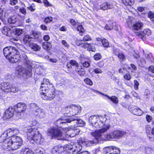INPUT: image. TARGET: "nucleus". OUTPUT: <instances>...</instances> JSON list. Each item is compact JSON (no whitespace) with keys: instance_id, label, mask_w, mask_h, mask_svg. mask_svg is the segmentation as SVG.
Segmentation results:
<instances>
[{"instance_id":"nucleus-56","label":"nucleus","mask_w":154,"mask_h":154,"mask_svg":"<svg viewBox=\"0 0 154 154\" xmlns=\"http://www.w3.org/2000/svg\"><path fill=\"white\" fill-rule=\"evenodd\" d=\"M20 12L23 14H26V11L24 7H22L19 9Z\"/></svg>"},{"instance_id":"nucleus-5","label":"nucleus","mask_w":154,"mask_h":154,"mask_svg":"<svg viewBox=\"0 0 154 154\" xmlns=\"http://www.w3.org/2000/svg\"><path fill=\"white\" fill-rule=\"evenodd\" d=\"M106 120V115L103 116L99 115H94L89 117L88 122L93 126L96 128H99L105 125Z\"/></svg>"},{"instance_id":"nucleus-63","label":"nucleus","mask_w":154,"mask_h":154,"mask_svg":"<svg viewBox=\"0 0 154 154\" xmlns=\"http://www.w3.org/2000/svg\"><path fill=\"white\" fill-rule=\"evenodd\" d=\"M149 70L154 73V67L152 66H150L149 68Z\"/></svg>"},{"instance_id":"nucleus-47","label":"nucleus","mask_w":154,"mask_h":154,"mask_svg":"<svg viewBox=\"0 0 154 154\" xmlns=\"http://www.w3.org/2000/svg\"><path fill=\"white\" fill-rule=\"evenodd\" d=\"M84 67L85 68H87L89 67L90 66V61L88 60H86L84 62L82 63Z\"/></svg>"},{"instance_id":"nucleus-20","label":"nucleus","mask_w":154,"mask_h":154,"mask_svg":"<svg viewBox=\"0 0 154 154\" xmlns=\"http://www.w3.org/2000/svg\"><path fill=\"white\" fill-rule=\"evenodd\" d=\"M33 113L37 117L40 119H42L45 116V114L44 110L39 107L35 110Z\"/></svg>"},{"instance_id":"nucleus-35","label":"nucleus","mask_w":154,"mask_h":154,"mask_svg":"<svg viewBox=\"0 0 154 154\" xmlns=\"http://www.w3.org/2000/svg\"><path fill=\"white\" fill-rule=\"evenodd\" d=\"M108 99L110 100L114 103L117 104L119 102L118 98L115 96H112L111 97L109 96V98H108Z\"/></svg>"},{"instance_id":"nucleus-10","label":"nucleus","mask_w":154,"mask_h":154,"mask_svg":"<svg viewBox=\"0 0 154 154\" xmlns=\"http://www.w3.org/2000/svg\"><path fill=\"white\" fill-rule=\"evenodd\" d=\"M47 134L48 135L52 137H61L62 133L57 128L54 127H50L48 130Z\"/></svg>"},{"instance_id":"nucleus-21","label":"nucleus","mask_w":154,"mask_h":154,"mask_svg":"<svg viewBox=\"0 0 154 154\" xmlns=\"http://www.w3.org/2000/svg\"><path fill=\"white\" fill-rule=\"evenodd\" d=\"M129 111L134 115L137 116H141L143 113L141 110L137 106H133L129 108Z\"/></svg>"},{"instance_id":"nucleus-49","label":"nucleus","mask_w":154,"mask_h":154,"mask_svg":"<svg viewBox=\"0 0 154 154\" xmlns=\"http://www.w3.org/2000/svg\"><path fill=\"white\" fill-rule=\"evenodd\" d=\"M94 58L95 60H98L101 58L102 56L100 53H97L94 55Z\"/></svg>"},{"instance_id":"nucleus-8","label":"nucleus","mask_w":154,"mask_h":154,"mask_svg":"<svg viewBox=\"0 0 154 154\" xmlns=\"http://www.w3.org/2000/svg\"><path fill=\"white\" fill-rule=\"evenodd\" d=\"M110 127V125H108L100 129L97 130L95 131L94 132H92L91 133V135L95 137L97 140H106L103 139V137L104 138V136L108 134L102 135V134L108 131Z\"/></svg>"},{"instance_id":"nucleus-36","label":"nucleus","mask_w":154,"mask_h":154,"mask_svg":"<svg viewBox=\"0 0 154 154\" xmlns=\"http://www.w3.org/2000/svg\"><path fill=\"white\" fill-rule=\"evenodd\" d=\"M78 31H79V34L80 35H82L85 32V30L81 25H78Z\"/></svg>"},{"instance_id":"nucleus-30","label":"nucleus","mask_w":154,"mask_h":154,"mask_svg":"<svg viewBox=\"0 0 154 154\" xmlns=\"http://www.w3.org/2000/svg\"><path fill=\"white\" fill-rule=\"evenodd\" d=\"M23 33V30L19 28H15L13 31V34L15 35L16 36H20Z\"/></svg>"},{"instance_id":"nucleus-28","label":"nucleus","mask_w":154,"mask_h":154,"mask_svg":"<svg viewBox=\"0 0 154 154\" xmlns=\"http://www.w3.org/2000/svg\"><path fill=\"white\" fill-rule=\"evenodd\" d=\"M19 21V19L16 16H13L9 18L8 19V22L10 24H17Z\"/></svg>"},{"instance_id":"nucleus-38","label":"nucleus","mask_w":154,"mask_h":154,"mask_svg":"<svg viewBox=\"0 0 154 154\" xmlns=\"http://www.w3.org/2000/svg\"><path fill=\"white\" fill-rule=\"evenodd\" d=\"M83 41L79 39L78 41V43L79 42V41L80 42V41H82V42H83L85 41H91L92 40V38H91L90 36L89 35H85L83 38Z\"/></svg>"},{"instance_id":"nucleus-29","label":"nucleus","mask_w":154,"mask_h":154,"mask_svg":"<svg viewBox=\"0 0 154 154\" xmlns=\"http://www.w3.org/2000/svg\"><path fill=\"white\" fill-rule=\"evenodd\" d=\"M29 46L31 49L34 51H39L41 50L40 47L36 44L30 43Z\"/></svg>"},{"instance_id":"nucleus-64","label":"nucleus","mask_w":154,"mask_h":154,"mask_svg":"<svg viewBox=\"0 0 154 154\" xmlns=\"http://www.w3.org/2000/svg\"><path fill=\"white\" fill-rule=\"evenodd\" d=\"M61 154H70V152L65 149L64 150L62 151Z\"/></svg>"},{"instance_id":"nucleus-14","label":"nucleus","mask_w":154,"mask_h":154,"mask_svg":"<svg viewBox=\"0 0 154 154\" xmlns=\"http://www.w3.org/2000/svg\"><path fill=\"white\" fill-rule=\"evenodd\" d=\"M14 108L15 112L20 114V113L23 112L26 110V106L25 103H20L14 106Z\"/></svg>"},{"instance_id":"nucleus-43","label":"nucleus","mask_w":154,"mask_h":154,"mask_svg":"<svg viewBox=\"0 0 154 154\" xmlns=\"http://www.w3.org/2000/svg\"><path fill=\"white\" fill-rule=\"evenodd\" d=\"M148 17L151 21L154 23V13L152 11H150L148 13Z\"/></svg>"},{"instance_id":"nucleus-18","label":"nucleus","mask_w":154,"mask_h":154,"mask_svg":"<svg viewBox=\"0 0 154 154\" xmlns=\"http://www.w3.org/2000/svg\"><path fill=\"white\" fill-rule=\"evenodd\" d=\"M151 34V30L148 29H144L143 32L138 33L137 35L143 41L146 39V35L149 36Z\"/></svg>"},{"instance_id":"nucleus-19","label":"nucleus","mask_w":154,"mask_h":154,"mask_svg":"<svg viewBox=\"0 0 154 154\" xmlns=\"http://www.w3.org/2000/svg\"><path fill=\"white\" fill-rule=\"evenodd\" d=\"M51 85L50 84L49 80L48 79H44L43 82L41 84V85L40 88V90L42 91H46L47 89L48 90L50 88V85Z\"/></svg>"},{"instance_id":"nucleus-39","label":"nucleus","mask_w":154,"mask_h":154,"mask_svg":"<svg viewBox=\"0 0 154 154\" xmlns=\"http://www.w3.org/2000/svg\"><path fill=\"white\" fill-rule=\"evenodd\" d=\"M114 26V25L113 24V23L110 22L109 25L107 24L105 26V28L106 30H110L113 28Z\"/></svg>"},{"instance_id":"nucleus-41","label":"nucleus","mask_w":154,"mask_h":154,"mask_svg":"<svg viewBox=\"0 0 154 154\" xmlns=\"http://www.w3.org/2000/svg\"><path fill=\"white\" fill-rule=\"evenodd\" d=\"M145 151L147 154H152L153 150L152 148L146 146L145 147Z\"/></svg>"},{"instance_id":"nucleus-53","label":"nucleus","mask_w":154,"mask_h":154,"mask_svg":"<svg viewBox=\"0 0 154 154\" xmlns=\"http://www.w3.org/2000/svg\"><path fill=\"white\" fill-rule=\"evenodd\" d=\"M139 65L142 67L143 66L146 64V61L144 58H142L140 59L139 62Z\"/></svg>"},{"instance_id":"nucleus-51","label":"nucleus","mask_w":154,"mask_h":154,"mask_svg":"<svg viewBox=\"0 0 154 154\" xmlns=\"http://www.w3.org/2000/svg\"><path fill=\"white\" fill-rule=\"evenodd\" d=\"M94 137L95 138L94 140H89L88 141L87 145H88L89 146H91L92 144L96 143L97 141L99 140H97L95 137Z\"/></svg>"},{"instance_id":"nucleus-24","label":"nucleus","mask_w":154,"mask_h":154,"mask_svg":"<svg viewBox=\"0 0 154 154\" xmlns=\"http://www.w3.org/2000/svg\"><path fill=\"white\" fill-rule=\"evenodd\" d=\"M74 120H72V121ZM72 120H71L69 119H67L65 120H62L61 119H59L57 120L55 123V124L58 127H61V126L60 125V124H64L66 125V123H70Z\"/></svg>"},{"instance_id":"nucleus-44","label":"nucleus","mask_w":154,"mask_h":154,"mask_svg":"<svg viewBox=\"0 0 154 154\" xmlns=\"http://www.w3.org/2000/svg\"><path fill=\"white\" fill-rule=\"evenodd\" d=\"M84 82L87 85L92 86L93 85L92 81L88 78H86L84 80Z\"/></svg>"},{"instance_id":"nucleus-37","label":"nucleus","mask_w":154,"mask_h":154,"mask_svg":"<svg viewBox=\"0 0 154 154\" xmlns=\"http://www.w3.org/2000/svg\"><path fill=\"white\" fill-rule=\"evenodd\" d=\"M63 147H65L64 149L67 150H72V152H74L75 151V149L73 150V146L72 144L69 143L65 145V146H63Z\"/></svg>"},{"instance_id":"nucleus-55","label":"nucleus","mask_w":154,"mask_h":154,"mask_svg":"<svg viewBox=\"0 0 154 154\" xmlns=\"http://www.w3.org/2000/svg\"><path fill=\"white\" fill-rule=\"evenodd\" d=\"M43 2L45 7H48L52 6L51 4L47 0H44Z\"/></svg>"},{"instance_id":"nucleus-45","label":"nucleus","mask_w":154,"mask_h":154,"mask_svg":"<svg viewBox=\"0 0 154 154\" xmlns=\"http://www.w3.org/2000/svg\"><path fill=\"white\" fill-rule=\"evenodd\" d=\"M85 125V122L81 119H78V127H82Z\"/></svg>"},{"instance_id":"nucleus-62","label":"nucleus","mask_w":154,"mask_h":154,"mask_svg":"<svg viewBox=\"0 0 154 154\" xmlns=\"http://www.w3.org/2000/svg\"><path fill=\"white\" fill-rule=\"evenodd\" d=\"M43 40L45 41H48L50 39L49 36L48 35H45L43 37Z\"/></svg>"},{"instance_id":"nucleus-34","label":"nucleus","mask_w":154,"mask_h":154,"mask_svg":"<svg viewBox=\"0 0 154 154\" xmlns=\"http://www.w3.org/2000/svg\"><path fill=\"white\" fill-rule=\"evenodd\" d=\"M142 26V24L140 22H137L134 24L133 26L134 29L138 30H139Z\"/></svg>"},{"instance_id":"nucleus-32","label":"nucleus","mask_w":154,"mask_h":154,"mask_svg":"<svg viewBox=\"0 0 154 154\" xmlns=\"http://www.w3.org/2000/svg\"><path fill=\"white\" fill-rule=\"evenodd\" d=\"M134 0H122V3L126 6H131L134 3Z\"/></svg>"},{"instance_id":"nucleus-58","label":"nucleus","mask_w":154,"mask_h":154,"mask_svg":"<svg viewBox=\"0 0 154 154\" xmlns=\"http://www.w3.org/2000/svg\"><path fill=\"white\" fill-rule=\"evenodd\" d=\"M93 72L96 74L101 73L102 72L101 69L98 68L94 69Z\"/></svg>"},{"instance_id":"nucleus-52","label":"nucleus","mask_w":154,"mask_h":154,"mask_svg":"<svg viewBox=\"0 0 154 154\" xmlns=\"http://www.w3.org/2000/svg\"><path fill=\"white\" fill-rule=\"evenodd\" d=\"M134 88L135 90H137L138 89V86L139 85V83L136 80L134 81Z\"/></svg>"},{"instance_id":"nucleus-42","label":"nucleus","mask_w":154,"mask_h":154,"mask_svg":"<svg viewBox=\"0 0 154 154\" xmlns=\"http://www.w3.org/2000/svg\"><path fill=\"white\" fill-rule=\"evenodd\" d=\"M30 109L33 110V112L38 109L39 107L38 106L37 104L34 103H32L29 105Z\"/></svg>"},{"instance_id":"nucleus-11","label":"nucleus","mask_w":154,"mask_h":154,"mask_svg":"<svg viewBox=\"0 0 154 154\" xmlns=\"http://www.w3.org/2000/svg\"><path fill=\"white\" fill-rule=\"evenodd\" d=\"M79 134L78 133V137H79V140H78V146L79 145V147H78V154H89L87 151H83L82 150V144L85 143V139L83 135L81 137L80 134L78 135Z\"/></svg>"},{"instance_id":"nucleus-12","label":"nucleus","mask_w":154,"mask_h":154,"mask_svg":"<svg viewBox=\"0 0 154 154\" xmlns=\"http://www.w3.org/2000/svg\"><path fill=\"white\" fill-rule=\"evenodd\" d=\"M104 150L106 154H119L120 153L119 149L116 146L106 147L104 148Z\"/></svg>"},{"instance_id":"nucleus-57","label":"nucleus","mask_w":154,"mask_h":154,"mask_svg":"<svg viewBox=\"0 0 154 154\" xmlns=\"http://www.w3.org/2000/svg\"><path fill=\"white\" fill-rule=\"evenodd\" d=\"M85 73V71L83 69L78 71V74L81 76H83Z\"/></svg>"},{"instance_id":"nucleus-17","label":"nucleus","mask_w":154,"mask_h":154,"mask_svg":"<svg viewBox=\"0 0 154 154\" xmlns=\"http://www.w3.org/2000/svg\"><path fill=\"white\" fill-rule=\"evenodd\" d=\"M79 42L78 43V46H80L85 48H88V49L89 51H91L93 52H95L96 51V48L95 47L91 45V44H89L87 43H83L82 41H81L80 42L79 41Z\"/></svg>"},{"instance_id":"nucleus-61","label":"nucleus","mask_w":154,"mask_h":154,"mask_svg":"<svg viewBox=\"0 0 154 154\" xmlns=\"http://www.w3.org/2000/svg\"><path fill=\"white\" fill-rule=\"evenodd\" d=\"M28 9L32 12L34 11L35 10L34 6L33 5H31L29 7H28Z\"/></svg>"},{"instance_id":"nucleus-1","label":"nucleus","mask_w":154,"mask_h":154,"mask_svg":"<svg viewBox=\"0 0 154 154\" xmlns=\"http://www.w3.org/2000/svg\"><path fill=\"white\" fill-rule=\"evenodd\" d=\"M17 130L10 128L5 131L0 137V146L6 151L15 150L19 149L23 144V141L19 136L13 135L8 138V134L15 133Z\"/></svg>"},{"instance_id":"nucleus-31","label":"nucleus","mask_w":154,"mask_h":154,"mask_svg":"<svg viewBox=\"0 0 154 154\" xmlns=\"http://www.w3.org/2000/svg\"><path fill=\"white\" fill-rule=\"evenodd\" d=\"M42 46L44 49L49 51L51 49L52 45L49 42H44L42 43Z\"/></svg>"},{"instance_id":"nucleus-16","label":"nucleus","mask_w":154,"mask_h":154,"mask_svg":"<svg viewBox=\"0 0 154 154\" xmlns=\"http://www.w3.org/2000/svg\"><path fill=\"white\" fill-rule=\"evenodd\" d=\"M77 106L73 104L68 106L65 109V110L66 111L67 113L70 112L72 116H74L76 115L77 112Z\"/></svg>"},{"instance_id":"nucleus-4","label":"nucleus","mask_w":154,"mask_h":154,"mask_svg":"<svg viewBox=\"0 0 154 154\" xmlns=\"http://www.w3.org/2000/svg\"><path fill=\"white\" fill-rule=\"evenodd\" d=\"M27 137L32 143H40L42 135L36 128H30L27 129Z\"/></svg>"},{"instance_id":"nucleus-33","label":"nucleus","mask_w":154,"mask_h":154,"mask_svg":"<svg viewBox=\"0 0 154 154\" xmlns=\"http://www.w3.org/2000/svg\"><path fill=\"white\" fill-rule=\"evenodd\" d=\"M32 39V38L29 35H26L24 37L23 40L25 43H28L30 42Z\"/></svg>"},{"instance_id":"nucleus-46","label":"nucleus","mask_w":154,"mask_h":154,"mask_svg":"<svg viewBox=\"0 0 154 154\" xmlns=\"http://www.w3.org/2000/svg\"><path fill=\"white\" fill-rule=\"evenodd\" d=\"M79 60L80 61V62L82 64L86 60H87L88 59L85 58L84 55H81L79 57Z\"/></svg>"},{"instance_id":"nucleus-59","label":"nucleus","mask_w":154,"mask_h":154,"mask_svg":"<svg viewBox=\"0 0 154 154\" xmlns=\"http://www.w3.org/2000/svg\"><path fill=\"white\" fill-rule=\"evenodd\" d=\"M17 0H10L9 3L12 5H14L17 3Z\"/></svg>"},{"instance_id":"nucleus-2","label":"nucleus","mask_w":154,"mask_h":154,"mask_svg":"<svg viewBox=\"0 0 154 154\" xmlns=\"http://www.w3.org/2000/svg\"><path fill=\"white\" fill-rule=\"evenodd\" d=\"M16 47L13 46L7 47L3 50V53L6 58L11 63H15L20 61L19 50H23L24 47L19 44H14Z\"/></svg>"},{"instance_id":"nucleus-26","label":"nucleus","mask_w":154,"mask_h":154,"mask_svg":"<svg viewBox=\"0 0 154 154\" xmlns=\"http://www.w3.org/2000/svg\"><path fill=\"white\" fill-rule=\"evenodd\" d=\"M113 7L112 4L107 2L102 4L100 5V8L103 10H105L108 9H111Z\"/></svg>"},{"instance_id":"nucleus-27","label":"nucleus","mask_w":154,"mask_h":154,"mask_svg":"<svg viewBox=\"0 0 154 154\" xmlns=\"http://www.w3.org/2000/svg\"><path fill=\"white\" fill-rule=\"evenodd\" d=\"M114 52L115 55L118 56L120 60L123 61L125 59V56L122 53H119L118 49H114Z\"/></svg>"},{"instance_id":"nucleus-13","label":"nucleus","mask_w":154,"mask_h":154,"mask_svg":"<svg viewBox=\"0 0 154 154\" xmlns=\"http://www.w3.org/2000/svg\"><path fill=\"white\" fill-rule=\"evenodd\" d=\"M21 153L23 154H44L43 149L41 148H36L34 152L28 149H22Z\"/></svg>"},{"instance_id":"nucleus-40","label":"nucleus","mask_w":154,"mask_h":154,"mask_svg":"<svg viewBox=\"0 0 154 154\" xmlns=\"http://www.w3.org/2000/svg\"><path fill=\"white\" fill-rule=\"evenodd\" d=\"M146 58L149 62H152L154 60V58L151 53L145 55Z\"/></svg>"},{"instance_id":"nucleus-3","label":"nucleus","mask_w":154,"mask_h":154,"mask_svg":"<svg viewBox=\"0 0 154 154\" xmlns=\"http://www.w3.org/2000/svg\"><path fill=\"white\" fill-rule=\"evenodd\" d=\"M21 58L25 64L24 65V67L22 66L19 65L16 68L17 70L20 75L22 74H25L28 77H31L32 75V66L30 61L28 60L27 56L25 54H22Z\"/></svg>"},{"instance_id":"nucleus-22","label":"nucleus","mask_w":154,"mask_h":154,"mask_svg":"<svg viewBox=\"0 0 154 154\" xmlns=\"http://www.w3.org/2000/svg\"><path fill=\"white\" fill-rule=\"evenodd\" d=\"M65 147L57 146H55L52 149V152L53 154H61L62 151L64 149Z\"/></svg>"},{"instance_id":"nucleus-54","label":"nucleus","mask_w":154,"mask_h":154,"mask_svg":"<svg viewBox=\"0 0 154 154\" xmlns=\"http://www.w3.org/2000/svg\"><path fill=\"white\" fill-rule=\"evenodd\" d=\"M124 78L125 79L127 80H130L131 78V76L129 73H126L123 76Z\"/></svg>"},{"instance_id":"nucleus-25","label":"nucleus","mask_w":154,"mask_h":154,"mask_svg":"<svg viewBox=\"0 0 154 154\" xmlns=\"http://www.w3.org/2000/svg\"><path fill=\"white\" fill-rule=\"evenodd\" d=\"M146 131L149 140L152 141L154 140L153 136L151 134L152 129L149 125H146L145 126Z\"/></svg>"},{"instance_id":"nucleus-9","label":"nucleus","mask_w":154,"mask_h":154,"mask_svg":"<svg viewBox=\"0 0 154 154\" xmlns=\"http://www.w3.org/2000/svg\"><path fill=\"white\" fill-rule=\"evenodd\" d=\"M0 87L3 91L6 92H12L15 93L18 91L17 87L14 85H11L9 83L6 82L1 83Z\"/></svg>"},{"instance_id":"nucleus-15","label":"nucleus","mask_w":154,"mask_h":154,"mask_svg":"<svg viewBox=\"0 0 154 154\" xmlns=\"http://www.w3.org/2000/svg\"><path fill=\"white\" fill-rule=\"evenodd\" d=\"M14 108L10 106L5 110L4 115V118L5 119H7L12 117L14 115Z\"/></svg>"},{"instance_id":"nucleus-6","label":"nucleus","mask_w":154,"mask_h":154,"mask_svg":"<svg viewBox=\"0 0 154 154\" xmlns=\"http://www.w3.org/2000/svg\"><path fill=\"white\" fill-rule=\"evenodd\" d=\"M50 88H48V90H46V92L42 91L41 97L44 100H51L53 99L55 96V89L52 85H50Z\"/></svg>"},{"instance_id":"nucleus-60","label":"nucleus","mask_w":154,"mask_h":154,"mask_svg":"<svg viewBox=\"0 0 154 154\" xmlns=\"http://www.w3.org/2000/svg\"><path fill=\"white\" fill-rule=\"evenodd\" d=\"M146 119L147 121L148 122H151L152 119V117L149 115H147L146 116Z\"/></svg>"},{"instance_id":"nucleus-23","label":"nucleus","mask_w":154,"mask_h":154,"mask_svg":"<svg viewBox=\"0 0 154 154\" xmlns=\"http://www.w3.org/2000/svg\"><path fill=\"white\" fill-rule=\"evenodd\" d=\"M2 33L6 36H11L12 35V31L10 28L7 26L4 27L2 29Z\"/></svg>"},{"instance_id":"nucleus-48","label":"nucleus","mask_w":154,"mask_h":154,"mask_svg":"<svg viewBox=\"0 0 154 154\" xmlns=\"http://www.w3.org/2000/svg\"><path fill=\"white\" fill-rule=\"evenodd\" d=\"M53 18L51 17H45L44 20V22L45 23H50L53 20Z\"/></svg>"},{"instance_id":"nucleus-50","label":"nucleus","mask_w":154,"mask_h":154,"mask_svg":"<svg viewBox=\"0 0 154 154\" xmlns=\"http://www.w3.org/2000/svg\"><path fill=\"white\" fill-rule=\"evenodd\" d=\"M102 43L103 45L105 47H108L109 46V43L108 41L106 39L102 40Z\"/></svg>"},{"instance_id":"nucleus-7","label":"nucleus","mask_w":154,"mask_h":154,"mask_svg":"<svg viewBox=\"0 0 154 154\" xmlns=\"http://www.w3.org/2000/svg\"><path fill=\"white\" fill-rule=\"evenodd\" d=\"M126 133L125 132L122 130H115L109 134L104 136V138L103 137V138L107 140H111L113 139H119L122 138Z\"/></svg>"}]
</instances>
